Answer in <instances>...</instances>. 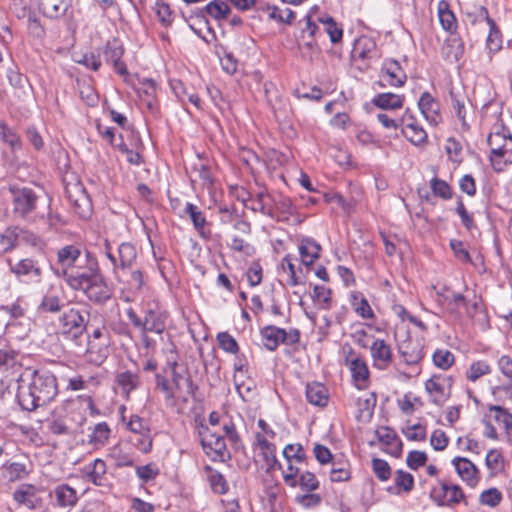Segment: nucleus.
I'll use <instances>...</instances> for the list:
<instances>
[{
	"label": "nucleus",
	"instance_id": "f257e3e1",
	"mask_svg": "<svg viewBox=\"0 0 512 512\" xmlns=\"http://www.w3.org/2000/svg\"><path fill=\"white\" fill-rule=\"evenodd\" d=\"M18 383L16 398L20 407L26 411L48 405L58 394L56 377L47 371H34L27 385H24L21 376Z\"/></svg>",
	"mask_w": 512,
	"mask_h": 512
},
{
	"label": "nucleus",
	"instance_id": "f03ea898",
	"mask_svg": "<svg viewBox=\"0 0 512 512\" xmlns=\"http://www.w3.org/2000/svg\"><path fill=\"white\" fill-rule=\"evenodd\" d=\"M68 285L74 290L83 291L89 300L96 303H105L111 298V289L101 275L97 261L69 274Z\"/></svg>",
	"mask_w": 512,
	"mask_h": 512
},
{
	"label": "nucleus",
	"instance_id": "7ed1b4c3",
	"mask_svg": "<svg viewBox=\"0 0 512 512\" xmlns=\"http://www.w3.org/2000/svg\"><path fill=\"white\" fill-rule=\"evenodd\" d=\"M490 161L495 171H502L504 166L512 163V135L508 130L495 126L488 139Z\"/></svg>",
	"mask_w": 512,
	"mask_h": 512
},
{
	"label": "nucleus",
	"instance_id": "20e7f679",
	"mask_svg": "<svg viewBox=\"0 0 512 512\" xmlns=\"http://www.w3.org/2000/svg\"><path fill=\"white\" fill-rule=\"evenodd\" d=\"M57 258L63 269V276L68 282V275L77 270L85 269L90 262L96 261L88 254L82 255L80 249L73 245H67L58 250Z\"/></svg>",
	"mask_w": 512,
	"mask_h": 512
},
{
	"label": "nucleus",
	"instance_id": "39448f33",
	"mask_svg": "<svg viewBox=\"0 0 512 512\" xmlns=\"http://www.w3.org/2000/svg\"><path fill=\"white\" fill-rule=\"evenodd\" d=\"M126 314L132 324L144 332L162 334L166 328L167 314L163 311L147 309L143 319L132 308H129Z\"/></svg>",
	"mask_w": 512,
	"mask_h": 512
},
{
	"label": "nucleus",
	"instance_id": "423d86ee",
	"mask_svg": "<svg viewBox=\"0 0 512 512\" xmlns=\"http://www.w3.org/2000/svg\"><path fill=\"white\" fill-rule=\"evenodd\" d=\"M88 313L76 308L64 311L59 317V331L62 335L77 339L86 330Z\"/></svg>",
	"mask_w": 512,
	"mask_h": 512
},
{
	"label": "nucleus",
	"instance_id": "0eeeda50",
	"mask_svg": "<svg viewBox=\"0 0 512 512\" xmlns=\"http://www.w3.org/2000/svg\"><path fill=\"white\" fill-rule=\"evenodd\" d=\"M13 212L18 217H26L36 208L38 196L28 187L11 186L10 189Z\"/></svg>",
	"mask_w": 512,
	"mask_h": 512
},
{
	"label": "nucleus",
	"instance_id": "6e6552de",
	"mask_svg": "<svg viewBox=\"0 0 512 512\" xmlns=\"http://www.w3.org/2000/svg\"><path fill=\"white\" fill-rule=\"evenodd\" d=\"M452 378L442 375H433L425 382V390L430 401L436 406H442L450 396Z\"/></svg>",
	"mask_w": 512,
	"mask_h": 512
},
{
	"label": "nucleus",
	"instance_id": "1a4fd4ad",
	"mask_svg": "<svg viewBox=\"0 0 512 512\" xmlns=\"http://www.w3.org/2000/svg\"><path fill=\"white\" fill-rule=\"evenodd\" d=\"M201 445L206 454L213 453V459H223L226 453V442L222 435L217 432L211 431L209 428H205L204 432H200Z\"/></svg>",
	"mask_w": 512,
	"mask_h": 512
},
{
	"label": "nucleus",
	"instance_id": "9d476101",
	"mask_svg": "<svg viewBox=\"0 0 512 512\" xmlns=\"http://www.w3.org/2000/svg\"><path fill=\"white\" fill-rule=\"evenodd\" d=\"M170 376L175 398L182 397L183 394L188 396L194 395L197 386L194 385L187 368L184 367L178 371H174L170 373Z\"/></svg>",
	"mask_w": 512,
	"mask_h": 512
},
{
	"label": "nucleus",
	"instance_id": "9b49d317",
	"mask_svg": "<svg viewBox=\"0 0 512 512\" xmlns=\"http://www.w3.org/2000/svg\"><path fill=\"white\" fill-rule=\"evenodd\" d=\"M346 364L348 365L352 378L356 383L358 389L366 387V382L369 378V369L364 359L355 356L351 351L346 357Z\"/></svg>",
	"mask_w": 512,
	"mask_h": 512
},
{
	"label": "nucleus",
	"instance_id": "f8f14e48",
	"mask_svg": "<svg viewBox=\"0 0 512 512\" xmlns=\"http://www.w3.org/2000/svg\"><path fill=\"white\" fill-rule=\"evenodd\" d=\"M68 198L75 208V212L81 218H88L91 214V204L88 196L79 184H74L71 188H66Z\"/></svg>",
	"mask_w": 512,
	"mask_h": 512
},
{
	"label": "nucleus",
	"instance_id": "ddd939ff",
	"mask_svg": "<svg viewBox=\"0 0 512 512\" xmlns=\"http://www.w3.org/2000/svg\"><path fill=\"white\" fill-rule=\"evenodd\" d=\"M373 366L379 370L389 367L392 362L391 347L383 339H375L370 346Z\"/></svg>",
	"mask_w": 512,
	"mask_h": 512
},
{
	"label": "nucleus",
	"instance_id": "4468645a",
	"mask_svg": "<svg viewBox=\"0 0 512 512\" xmlns=\"http://www.w3.org/2000/svg\"><path fill=\"white\" fill-rule=\"evenodd\" d=\"M13 499L28 509H37L42 505L41 498L37 495V489L31 484H23L13 493Z\"/></svg>",
	"mask_w": 512,
	"mask_h": 512
},
{
	"label": "nucleus",
	"instance_id": "2eb2a0df",
	"mask_svg": "<svg viewBox=\"0 0 512 512\" xmlns=\"http://www.w3.org/2000/svg\"><path fill=\"white\" fill-rule=\"evenodd\" d=\"M381 79L394 87L402 86L406 81V74L400 64L393 59L386 60L381 69Z\"/></svg>",
	"mask_w": 512,
	"mask_h": 512
},
{
	"label": "nucleus",
	"instance_id": "dca6fc26",
	"mask_svg": "<svg viewBox=\"0 0 512 512\" xmlns=\"http://www.w3.org/2000/svg\"><path fill=\"white\" fill-rule=\"evenodd\" d=\"M418 107L430 124L436 126L441 121L439 103L429 92L422 93L418 101Z\"/></svg>",
	"mask_w": 512,
	"mask_h": 512
},
{
	"label": "nucleus",
	"instance_id": "f3484780",
	"mask_svg": "<svg viewBox=\"0 0 512 512\" xmlns=\"http://www.w3.org/2000/svg\"><path fill=\"white\" fill-rule=\"evenodd\" d=\"M423 348L421 342L412 339L403 341L398 347L400 355L408 365L418 364L423 359Z\"/></svg>",
	"mask_w": 512,
	"mask_h": 512
},
{
	"label": "nucleus",
	"instance_id": "a211bd4d",
	"mask_svg": "<svg viewBox=\"0 0 512 512\" xmlns=\"http://www.w3.org/2000/svg\"><path fill=\"white\" fill-rule=\"evenodd\" d=\"M452 464L454 465L457 474L463 481H465L470 486L476 485L478 481V469L469 459L455 457L452 460Z\"/></svg>",
	"mask_w": 512,
	"mask_h": 512
},
{
	"label": "nucleus",
	"instance_id": "6ab92c4d",
	"mask_svg": "<svg viewBox=\"0 0 512 512\" xmlns=\"http://www.w3.org/2000/svg\"><path fill=\"white\" fill-rule=\"evenodd\" d=\"M63 307L64 302L60 297L59 290L50 287L42 297L37 310L39 313H57L60 312Z\"/></svg>",
	"mask_w": 512,
	"mask_h": 512
},
{
	"label": "nucleus",
	"instance_id": "aec40b11",
	"mask_svg": "<svg viewBox=\"0 0 512 512\" xmlns=\"http://www.w3.org/2000/svg\"><path fill=\"white\" fill-rule=\"evenodd\" d=\"M124 49L121 43L117 39H113L112 41H108L104 55L107 61L113 63L116 71L120 75L127 74L126 65L121 61L123 56Z\"/></svg>",
	"mask_w": 512,
	"mask_h": 512
},
{
	"label": "nucleus",
	"instance_id": "412c9836",
	"mask_svg": "<svg viewBox=\"0 0 512 512\" xmlns=\"http://www.w3.org/2000/svg\"><path fill=\"white\" fill-rule=\"evenodd\" d=\"M12 272L18 277H26L30 281H39L42 275L38 263L32 259H22L12 266Z\"/></svg>",
	"mask_w": 512,
	"mask_h": 512
},
{
	"label": "nucleus",
	"instance_id": "4be33fe9",
	"mask_svg": "<svg viewBox=\"0 0 512 512\" xmlns=\"http://www.w3.org/2000/svg\"><path fill=\"white\" fill-rule=\"evenodd\" d=\"M441 53L446 61L457 62L463 56L464 44L459 37L452 35L444 42Z\"/></svg>",
	"mask_w": 512,
	"mask_h": 512
},
{
	"label": "nucleus",
	"instance_id": "5701e85b",
	"mask_svg": "<svg viewBox=\"0 0 512 512\" xmlns=\"http://www.w3.org/2000/svg\"><path fill=\"white\" fill-rule=\"evenodd\" d=\"M321 246L312 238H303L299 245L301 261L305 266L312 265L320 256Z\"/></svg>",
	"mask_w": 512,
	"mask_h": 512
},
{
	"label": "nucleus",
	"instance_id": "b1692460",
	"mask_svg": "<svg viewBox=\"0 0 512 512\" xmlns=\"http://www.w3.org/2000/svg\"><path fill=\"white\" fill-rule=\"evenodd\" d=\"M71 6V0H40L39 7L43 14L51 19L62 17Z\"/></svg>",
	"mask_w": 512,
	"mask_h": 512
},
{
	"label": "nucleus",
	"instance_id": "393cba45",
	"mask_svg": "<svg viewBox=\"0 0 512 512\" xmlns=\"http://www.w3.org/2000/svg\"><path fill=\"white\" fill-rule=\"evenodd\" d=\"M473 23L477 21H485L490 26V33L487 37V47L490 51H497L500 48L498 32L493 31L494 21L489 18L488 10L484 6L477 7L475 10V16L471 20Z\"/></svg>",
	"mask_w": 512,
	"mask_h": 512
},
{
	"label": "nucleus",
	"instance_id": "a878e982",
	"mask_svg": "<svg viewBox=\"0 0 512 512\" xmlns=\"http://www.w3.org/2000/svg\"><path fill=\"white\" fill-rule=\"evenodd\" d=\"M306 399L312 405L324 407L329 400L328 390L322 383H309L306 386Z\"/></svg>",
	"mask_w": 512,
	"mask_h": 512
},
{
	"label": "nucleus",
	"instance_id": "bb28decb",
	"mask_svg": "<svg viewBox=\"0 0 512 512\" xmlns=\"http://www.w3.org/2000/svg\"><path fill=\"white\" fill-rule=\"evenodd\" d=\"M260 334L264 340V346L268 350L274 351L280 343H283L285 329L275 326H266L261 329Z\"/></svg>",
	"mask_w": 512,
	"mask_h": 512
},
{
	"label": "nucleus",
	"instance_id": "cd10ccee",
	"mask_svg": "<svg viewBox=\"0 0 512 512\" xmlns=\"http://www.w3.org/2000/svg\"><path fill=\"white\" fill-rule=\"evenodd\" d=\"M87 478L96 486H104L106 483V463L102 459H95L92 464L86 466Z\"/></svg>",
	"mask_w": 512,
	"mask_h": 512
},
{
	"label": "nucleus",
	"instance_id": "c85d7f7f",
	"mask_svg": "<svg viewBox=\"0 0 512 512\" xmlns=\"http://www.w3.org/2000/svg\"><path fill=\"white\" fill-rule=\"evenodd\" d=\"M449 95L456 116L462 121L463 125H466V103L468 101L466 94L461 89L451 88Z\"/></svg>",
	"mask_w": 512,
	"mask_h": 512
},
{
	"label": "nucleus",
	"instance_id": "c756f323",
	"mask_svg": "<svg viewBox=\"0 0 512 512\" xmlns=\"http://www.w3.org/2000/svg\"><path fill=\"white\" fill-rule=\"evenodd\" d=\"M54 493L59 507H72L77 503L78 498L75 489L67 484L57 486Z\"/></svg>",
	"mask_w": 512,
	"mask_h": 512
},
{
	"label": "nucleus",
	"instance_id": "7c9ffc66",
	"mask_svg": "<svg viewBox=\"0 0 512 512\" xmlns=\"http://www.w3.org/2000/svg\"><path fill=\"white\" fill-rule=\"evenodd\" d=\"M404 96L394 93H381L378 94L374 99L373 103L375 106L381 109H399L403 106Z\"/></svg>",
	"mask_w": 512,
	"mask_h": 512
},
{
	"label": "nucleus",
	"instance_id": "2f4dec72",
	"mask_svg": "<svg viewBox=\"0 0 512 512\" xmlns=\"http://www.w3.org/2000/svg\"><path fill=\"white\" fill-rule=\"evenodd\" d=\"M402 133L414 145H422L427 142V133L418 123L407 124L406 128L402 129Z\"/></svg>",
	"mask_w": 512,
	"mask_h": 512
},
{
	"label": "nucleus",
	"instance_id": "473e14b6",
	"mask_svg": "<svg viewBox=\"0 0 512 512\" xmlns=\"http://www.w3.org/2000/svg\"><path fill=\"white\" fill-rule=\"evenodd\" d=\"M205 470L208 472V481L213 492L220 495L225 494L228 491V484L224 476L210 466H206Z\"/></svg>",
	"mask_w": 512,
	"mask_h": 512
},
{
	"label": "nucleus",
	"instance_id": "72a5a7b5",
	"mask_svg": "<svg viewBox=\"0 0 512 512\" xmlns=\"http://www.w3.org/2000/svg\"><path fill=\"white\" fill-rule=\"evenodd\" d=\"M110 436V428L106 422L98 423L94 426L91 434L88 436V442L95 447L103 446Z\"/></svg>",
	"mask_w": 512,
	"mask_h": 512
},
{
	"label": "nucleus",
	"instance_id": "f704fd0d",
	"mask_svg": "<svg viewBox=\"0 0 512 512\" xmlns=\"http://www.w3.org/2000/svg\"><path fill=\"white\" fill-rule=\"evenodd\" d=\"M118 255L120 261V267L122 269L130 267L136 259V249L128 242H124L118 247Z\"/></svg>",
	"mask_w": 512,
	"mask_h": 512
},
{
	"label": "nucleus",
	"instance_id": "c9c22d12",
	"mask_svg": "<svg viewBox=\"0 0 512 512\" xmlns=\"http://www.w3.org/2000/svg\"><path fill=\"white\" fill-rule=\"evenodd\" d=\"M204 10L216 20L225 19L230 13L228 4L222 0L211 1L205 6Z\"/></svg>",
	"mask_w": 512,
	"mask_h": 512
},
{
	"label": "nucleus",
	"instance_id": "e433bc0d",
	"mask_svg": "<svg viewBox=\"0 0 512 512\" xmlns=\"http://www.w3.org/2000/svg\"><path fill=\"white\" fill-rule=\"evenodd\" d=\"M355 312L364 319L374 318V313L367 299L361 294H353L351 302Z\"/></svg>",
	"mask_w": 512,
	"mask_h": 512
},
{
	"label": "nucleus",
	"instance_id": "4c0bfd02",
	"mask_svg": "<svg viewBox=\"0 0 512 512\" xmlns=\"http://www.w3.org/2000/svg\"><path fill=\"white\" fill-rule=\"evenodd\" d=\"M313 300L323 310L331 308V290L322 285H315L312 294Z\"/></svg>",
	"mask_w": 512,
	"mask_h": 512
},
{
	"label": "nucleus",
	"instance_id": "58836bf2",
	"mask_svg": "<svg viewBox=\"0 0 512 512\" xmlns=\"http://www.w3.org/2000/svg\"><path fill=\"white\" fill-rule=\"evenodd\" d=\"M116 381L118 385L127 393L136 389L140 385L139 376L130 371L121 372L117 375Z\"/></svg>",
	"mask_w": 512,
	"mask_h": 512
},
{
	"label": "nucleus",
	"instance_id": "ea45409f",
	"mask_svg": "<svg viewBox=\"0 0 512 512\" xmlns=\"http://www.w3.org/2000/svg\"><path fill=\"white\" fill-rule=\"evenodd\" d=\"M3 470L10 482L20 480L27 474L26 465L19 462H7L3 465Z\"/></svg>",
	"mask_w": 512,
	"mask_h": 512
},
{
	"label": "nucleus",
	"instance_id": "a19ab883",
	"mask_svg": "<svg viewBox=\"0 0 512 512\" xmlns=\"http://www.w3.org/2000/svg\"><path fill=\"white\" fill-rule=\"evenodd\" d=\"M257 443L267 464H278V460L275 455L276 446L260 434L257 435Z\"/></svg>",
	"mask_w": 512,
	"mask_h": 512
},
{
	"label": "nucleus",
	"instance_id": "79ce46f5",
	"mask_svg": "<svg viewBox=\"0 0 512 512\" xmlns=\"http://www.w3.org/2000/svg\"><path fill=\"white\" fill-rule=\"evenodd\" d=\"M376 405V396L374 393L367 398H359L357 401L358 415L357 418L370 419L373 415V409Z\"/></svg>",
	"mask_w": 512,
	"mask_h": 512
},
{
	"label": "nucleus",
	"instance_id": "37998d69",
	"mask_svg": "<svg viewBox=\"0 0 512 512\" xmlns=\"http://www.w3.org/2000/svg\"><path fill=\"white\" fill-rule=\"evenodd\" d=\"M0 137L13 150L21 147V139L19 135L4 122H0Z\"/></svg>",
	"mask_w": 512,
	"mask_h": 512
},
{
	"label": "nucleus",
	"instance_id": "c03bdc74",
	"mask_svg": "<svg viewBox=\"0 0 512 512\" xmlns=\"http://www.w3.org/2000/svg\"><path fill=\"white\" fill-rule=\"evenodd\" d=\"M185 213L189 215L194 228L202 234V230L206 224V218L200 209L196 205L188 202L185 205Z\"/></svg>",
	"mask_w": 512,
	"mask_h": 512
},
{
	"label": "nucleus",
	"instance_id": "a18cd8bd",
	"mask_svg": "<svg viewBox=\"0 0 512 512\" xmlns=\"http://www.w3.org/2000/svg\"><path fill=\"white\" fill-rule=\"evenodd\" d=\"M432 360L435 366L447 370L454 363V355L449 350L438 349L433 353Z\"/></svg>",
	"mask_w": 512,
	"mask_h": 512
},
{
	"label": "nucleus",
	"instance_id": "49530a36",
	"mask_svg": "<svg viewBox=\"0 0 512 512\" xmlns=\"http://www.w3.org/2000/svg\"><path fill=\"white\" fill-rule=\"evenodd\" d=\"M490 372H491V367L487 362L476 361L470 365L469 370L467 371V379L472 382H475L480 377L487 375Z\"/></svg>",
	"mask_w": 512,
	"mask_h": 512
},
{
	"label": "nucleus",
	"instance_id": "de8ad7c7",
	"mask_svg": "<svg viewBox=\"0 0 512 512\" xmlns=\"http://www.w3.org/2000/svg\"><path fill=\"white\" fill-rule=\"evenodd\" d=\"M267 11L270 19L281 23L291 24L294 19V12L289 8L280 9L276 6H268Z\"/></svg>",
	"mask_w": 512,
	"mask_h": 512
},
{
	"label": "nucleus",
	"instance_id": "09e8293b",
	"mask_svg": "<svg viewBox=\"0 0 512 512\" xmlns=\"http://www.w3.org/2000/svg\"><path fill=\"white\" fill-rule=\"evenodd\" d=\"M217 341L219 347L225 352L236 354L239 350L237 341L228 332L219 333L217 335Z\"/></svg>",
	"mask_w": 512,
	"mask_h": 512
},
{
	"label": "nucleus",
	"instance_id": "8fccbe9b",
	"mask_svg": "<svg viewBox=\"0 0 512 512\" xmlns=\"http://www.w3.org/2000/svg\"><path fill=\"white\" fill-rule=\"evenodd\" d=\"M297 485L300 486L303 491L312 492L319 488V481L313 473L305 471L300 474Z\"/></svg>",
	"mask_w": 512,
	"mask_h": 512
},
{
	"label": "nucleus",
	"instance_id": "3c124183",
	"mask_svg": "<svg viewBox=\"0 0 512 512\" xmlns=\"http://www.w3.org/2000/svg\"><path fill=\"white\" fill-rule=\"evenodd\" d=\"M430 187L435 196L445 200L452 197L451 188L444 180L434 177L430 182Z\"/></svg>",
	"mask_w": 512,
	"mask_h": 512
},
{
	"label": "nucleus",
	"instance_id": "603ef678",
	"mask_svg": "<svg viewBox=\"0 0 512 512\" xmlns=\"http://www.w3.org/2000/svg\"><path fill=\"white\" fill-rule=\"evenodd\" d=\"M283 456L286 460H294L296 463H302L306 455L301 444H288L283 449Z\"/></svg>",
	"mask_w": 512,
	"mask_h": 512
},
{
	"label": "nucleus",
	"instance_id": "864d4df0",
	"mask_svg": "<svg viewBox=\"0 0 512 512\" xmlns=\"http://www.w3.org/2000/svg\"><path fill=\"white\" fill-rule=\"evenodd\" d=\"M491 411H494L495 420L502 424L508 434L512 433V414L501 406H492Z\"/></svg>",
	"mask_w": 512,
	"mask_h": 512
},
{
	"label": "nucleus",
	"instance_id": "5fc2aeb1",
	"mask_svg": "<svg viewBox=\"0 0 512 512\" xmlns=\"http://www.w3.org/2000/svg\"><path fill=\"white\" fill-rule=\"evenodd\" d=\"M372 468L376 477L380 481H387L391 477L390 465L383 459L373 458Z\"/></svg>",
	"mask_w": 512,
	"mask_h": 512
},
{
	"label": "nucleus",
	"instance_id": "6e6d98bb",
	"mask_svg": "<svg viewBox=\"0 0 512 512\" xmlns=\"http://www.w3.org/2000/svg\"><path fill=\"white\" fill-rule=\"evenodd\" d=\"M140 85L138 93L140 96L144 94L147 97V106L151 109L153 106L152 100L156 92V82L151 78H145L141 81Z\"/></svg>",
	"mask_w": 512,
	"mask_h": 512
},
{
	"label": "nucleus",
	"instance_id": "4d7b16f0",
	"mask_svg": "<svg viewBox=\"0 0 512 512\" xmlns=\"http://www.w3.org/2000/svg\"><path fill=\"white\" fill-rule=\"evenodd\" d=\"M502 500L501 492L496 488H490L480 494L479 501L482 505L496 507Z\"/></svg>",
	"mask_w": 512,
	"mask_h": 512
},
{
	"label": "nucleus",
	"instance_id": "13d9d810",
	"mask_svg": "<svg viewBox=\"0 0 512 512\" xmlns=\"http://www.w3.org/2000/svg\"><path fill=\"white\" fill-rule=\"evenodd\" d=\"M222 430L234 449L239 450L242 448V441L232 421L225 422L222 426Z\"/></svg>",
	"mask_w": 512,
	"mask_h": 512
},
{
	"label": "nucleus",
	"instance_id": "bf43d9fd",
	"mask_svg": "<svg viewBox=\"0 0 512 512\" xmlns=\"http://www.w3.org/2000/svg\"><path fill=\"white\" fill-rule=\"evenodd\" d=\"M447 494L448 501L447 507H454L455 505L465 502V495L460 486L456 484H448L447 483Z\"/></svg>",
	"mask_w": 512,
	"mask_h": 512
},
{
	"label": "nucleus",
	"instance_id": "052dcab7",
	"mask_svg": "<svg viewBox=\"0 0 512 512\" xmlns=\"http://www.w3.org/2000/svg\"><path fill=\"white\" fill-rule=\"evenodd\" d=\"M445 301L446 303L444 306L451 313L456 312L460 307L466 305V298L464 295L452 290L450 291L448 297L445 298Z\"/></svg>",
	"mask_w": 512,
	"mask_h": 512
},
{
	"label": "nucleus",
	"instance_id": "680f3d73",
	"mask_svg": "<svg viewBox=\"0 0 512 512\" xmlns=\"http://www.w3.org/2000/svg\"><path fill=\"white\" fill-rule=\"evenodd\" d=\"M320 21L325 25V30L330 37L331 42L337 43L342 39V29L338 28L334 19L330 16L321 18Z\"/></svg>",
	"mask_w": 512,
	"mask_h": 512
},
{
	"label": "nucleus",
	"instance_id": "e2e57ef3",
	"mask_svg": "<svg viewBox=\"0 0 512 512\" xmlns=\"http://www.w3.org/2000/svg\"><path fill=\"white\" fill-rule=\"evenodd\" d=\"M447 494V483L440 481V487L432 488L430 492V498L437 506H447L448 501Z\"/></svg>",
	"mask_w": 512,
	"mask_h": 512
},
{
	"label": "nucleus",
	"instance_id": "0e129e2a",
	"mask_svg": "<svg viewBox=\"0 0 512 512\" xmlns=\"http://www.w3.org/2000/svg\"><path fill=\"white\" fill-rule=\"evenodd\" d=\"M395 484L405 492H410L414 486V477L403 470H397L395 474Z\"/></svg>",
	"mask_w": 512,
	"mask_h": 512
},
{
	"label": "nucleus",
	"instance_id": "69168bd1",
	"mask_svg": "<svg viewBox=\"0 0 512 512\" xmlns=\"http://www.w3.org/2000/svg\"><path fill=\"white\" fill-rule=\"evenodd\" d=\"M402 432L411 441H423L426 438V427L419 423L408 426Z\"/></svg>",
	"mask_w": 512,
	"mask_h": 512
},
{
	"label": "nucleus",
	"instance_id": "338daca9",
	"mask_svg": "<svg viewBox=\"0 0 512 512\" xmlns=\"http://www.w3.org/2000/svg\"><path fill=\"white\" fill-rule=\"evenodd\" d=\"M503 461L502 453L497 449L489 450L485 458L487 468L492 471L501 469Z\"/></svg>",
	"mask_w": 512,
	"mask_h": 512
},
{
	"label": "nucleus",
	"instance_id": "774afa93",
	"mask_svg": "<svg viewBox=\"0 0 512 512\" xmlns=\"http://www.w3.org/2000/svg\"><path fill=\"white\" fill-rule=\"evenodd\" d=\"M498 368L507 380V388L512 387V359L507 355H503L498 360Z\"/></svg>",
	"mask_w": 512,
	"mask_h": 512
}]
</instances>
